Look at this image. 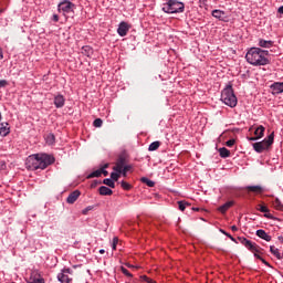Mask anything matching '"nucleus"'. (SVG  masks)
<instances>
[{
    "mask_svg": "<svg viewBox=\"0 0 283 283\" xmlns=\"http://www.w3.org/2000/svg\"><path fill=\"white\" fill-rule=\"evenodd\" d=\"M238 241L240 242V244L245 247V249H248V251H251V253H254V258H256V260H262L263 259L259 254L262 251V248H260V245H258L256 243H253V241H251V240H249L244 237H238Z\"/></svg>",
    "mask_w": 283,
    "mask_h": 283,
    "instance_id": "nucleus-5",
    "label": "nucleus"
},
{
    "mask_svg": "<svg viewBox=\"0 0 283 283\" xmlns=\"http://www.w3.org/2000/svg\"><path fill=\"white\" fill-rule=\"evenodd\" d=\"M83 50H84L86 56H90V54H92V48H90V46H84Z\"/></svg>",
    "mask_w": 283,
    "mask_h": 283,
    "instance_id": "nucleus-44",
    "label": "nucleus"
},
{
    "mask_svg": "<svg viewBox=\"0 0 283 283\" xmlns=\"http://www.w3.org/2000/svg\"><path fill=\"white\" fill-rule=\"evenodd\" d=\"M231 231H234V232H235V231H238V228H237L235 226H232V227H231Z\"/></svg>",
    "mask_w": 283,
    "mask_h": 283,
    "instance_id": "nucleus-57",
    "label": "nucleus"
},
{
    "mask_svg": "<svg viewBox=\"0 0 283 283\" xmlns=\"http://www.w3.org/2000/svg\"><path fill=\"white\" fill-rule=\"evenodd\" d=\"M212 17H214V19H219V21H224V11L214 9L212 10Z\"/></svg>",
    "mask_w": 283,
    "mask_h": 283,
    "instance_id": "nucleus-17",
    "label": "nucleus"
},
{
    "mask_svg": "<svg viewBox=\"0 0 283 283\" xmlns=\"http://www.w3.org/2000/svg\"><path fill=\"white\" fill-rule=\"evenodd\" d=\"M221 101L228 107H235L238 105V97L233 92V85L228 84L227 87L221 92Z\"/></svg>",
    "mask_w": 283,
    "mask_h": 283,
    "instance_id": "nucleus-3",
    "label": "nucleus"
},
{
    "mask_svg": "<svg viewBox=\"0 0 283 283\" xmlns=\"http://www.w3.org/2000/svg\"><path fill=\"white\" fill-rule=\"evenodd\" d=\"M123 169L128 172L130 169H134V166L126 164V165L123 167Z\"/></svg>",
    "mask_w": 283,
    "mask_h": 283,
    "instance_id": "nucleus-49",
    "label": "nucleus"
},
{
    "mask_svg": "<svg viewBox=\"0 0 283 283\" xmlns=\"http://www.w3.org/2000/svg\"><path fill=\"white\" fill-rule=\"evenodd\" d=\"M75 4L72 3L70 0H64L59 3L57 10L59 12H62L65 17V14H71V12H74Z\"/></svg>",
    "mask_w": 283,
    "mask_h": 283,
    "instance_id": "nucleus-7",
    "label": "nucleus"
},
{
    "mask_svg": "<svg viewBox=\"0 0 283 283\" xmlns=\"http://www.w3.org/2000/svg\"><path fill=\"white\" fill-rule=\"evenodd\" d=\"M3 12V9H0V14Z\"/></svg>",
    "mask_w": 283,
    "mask_h": 283,
    "instance_id": "nucleus-61",
    "label": "nucleus"
},
{
    "mask_svg": "<svg viewBox=\"0 0 283 283\" xmlns=\"http://www.w3.org/2000/svg\"><path fill=\"white\" fill-rule=\"evenodd\" d=\"M256 235L258 238H261V240H265V242H271L272 240L271 235H269V233L262 229L256 230Z\"/></svg>",
    "mask_w": 283,
    "mask_h": 283,
    "instance_id": "nucleus-13",
    "label": "nucleus"
},
{
    "mask_svg": "<svg viewBox=\"0 0 283 283\" xmlns=\"http://www.w3.org/2000/svg\"><path fill=\"white\" fill-rule=\"evenodd\" d=\"M266 130V128L262 125H260L255 130H254V135L256 136V138H264V132Z\"/></svg>",
    "mask_w": 283,
    "mask_h": 283,
    "instance_id": "nucleus-22",
    "label": "nucleus"
},
{
    "mask_svg": "<svg viewBox=\"0 0 283 283\" xmlns=\"http://www.w3.org/2000/svg\"><path fill=\"white\" fill-rule=\"evenodd\" d=\"M277 12H279L280 14H283V6L279 8Z\"/></svg>",
    "mask_w": 283,
    "mask_h": 283,
    "instance_id": "nucleus-55",
    "label": "nucleus"
},
{
    "mask_svg": "<svg viewBox=\"0 0 283 283\" xmlns=\"http://www.w3.org/2000/svg\"><path fill=\"white\" fill-rule=\"evenodd\" d=\"M103 185H106V187H111V189H114L116 187V184L112 178H106L103 180Z\"/></svg>",
    "mask_w": 283,
    "mask_h": 283,
    "instance_id": "nucleus-26",
    "label": "nucleus"
},
{
    "mask_svg": "<svg viewBox=\"0 0 283 283\" xmlns=\"http://www.w3.org/2000/svg\"><path fill=\"white\" fill-rule=\"evenodd\" d=\"M273 205H274V209H276L277 211H283L282 201H280L277 198L274 200Z\"/></svg>",
    "mask_w": 283,
    "mask_h": 283,
    "instance_id": "nucleus-31",
    "label": "nucleus"
},
{
    "mask_svg": "<svg viewBox=\"0 0 283 283\" xmlns=\"http://www.w3.org/2000/svg\"><path fill=\"white\" fill-rule=\"evenodd\" d=\"M117 174H119V176L122 175L124 178H127V170H125L124 168H120V170H116Z\"/></svg>",
    "mask_w": 283,
    "mask_h": 283,
    "instance_id": "nucleus-40",
    "label": "nucleus"
},
{
    "mask_svg": "<svg viewBox=\"0 0 283 283\" xmlns=\"http://www.w3.org/2000/svg\"><path fill=\"white\" fill-rule=\"evenodd\" d=\"M256 209L261 213H269V209L266 208V206L258 205Z\"/></svg>",
    "mask_w": 283,
    "mask_h": 283,
    "instance_id": "nucleus-34",
    "label": "nucleus"
},
{
    "mask_svg": "<svg viewBox=\"0 0 283 283\" xmlns=\"http://www.w3.org/2000/svg\"><path fill=\"white\" fill-rule=\"evenodd\" d=\"M245 189L252 193H262L264 191V188L261 186H247Z\"/></svg>",
    "mask_w": 283,
    "mask_h": 283,
    "instance_id": "nucleus-19",
    "label": "nucleus"
},
{
    "mask_svg": "<svg viewBox=\"0 0 283 283\" xmlns=\"http://www.w3.org/2000/svg\"><path fill=\"white\" fill-rule=\"evenodd\" d=\"M142 182H144V185H147V187H156V182L147 177H143Z\"/></svg>",
    "mask_w": 283,
    "mask_h": 283,
    "instance_id": "nucleus-28",
    "label": "nucleus"
},
{
    "mask_svg": "<svg viewBox=\"0 0 283 283\" xmlns=\"http://www.w3.org/2000/svg\"><path fill=\"white\" fill-rule=\"evenodd\" d=\"M107 167H109V164H105L102 168H101V174L103 175V176H109V171H107L106 169H107Z\"/></svg>",
    "mask_w": 283,
    "mask_h": 283,
    "instance_id": "nucleus-35",
    "label": "nucleus"
},
{
    "mask_svg": "<svg viewBox=\"0 0 283 283\" xmlns=\"http://www.w3.org/2000/svg\"><path fill=\"white\" fill-rule=\"evenodd\" d=\"M127 266H128V269H132L134 265H132V264H127Z\"/></svg>",
    "mask_w": 283,
    "mask_h": 283,
    "instance_id": "nucleus-60",
    "label": "nucleus"
},
{
    "mask_svg": "<svg viewBox=\"0 0 283 283\" xmlns=\"http://www.w3.org/2000/svg\"><path fill=\"white\" fill-rule=\"evenodd\" d=\"M208 0H199V6L201 8H207Z\"/></svg>",
    "mask_w": 283,
    "mask_h": 283,
    "instance_id": "nucleus-47",
    "label": "nucleus"
},
{
    "mask_svg": "<svg viewBox=\"0 0 283 283\" xmlns=\"http://www.w3.org/2000/svg\"><path fill=\"white\" fill-rule=\"evenodd\" d=\"M92 209H94V206L86 207L84 210H82L83 216H87V212L92 211Z\"/></svg>",
    "mask_w": 283,
    "mask_h": 283,
    "instance_id": "nucleus-41",
    "label": "nucleus"
},
{
    "mask_svg": "<svg viewBox=\"0 0 283 283\" xmlns=\"http://www.w3.org/2000/svg\"><path fill=\"white\" fill-rule=\"evenodd\" d=\"M10 124L2 123L0 127V136H8L10 134V127H8Z\"/></svg>",
    "mask_w": 283,
    "mask_h": 283,
    "instance_id": "nucleus-21",
    "label": "nucleus"
},
{
    "mask_svg": "<svg viewBox=\"0 0 283 283\" xmlns=\"http://www.w3.org/2000/svg\"><path fill=\"white\" fill-rule=\"evenodd\" d=\"M234 202L233 201H227L223 203L221 207H219L220 213H227L231 207H233Z\"/></svg>",
    "mask_w": 283,
    "mask_h": 283,
    "instance_id": "nucleus-14",
    "label": "nucleus"
},
{
    "mask_svg": "<svg viewBox=\"0 0 283 283\" xmlns=\"http://www.w3.org/2000/svg\"><path fill=\"white\" fill-rule=\"evenodd\" d=\"M163 12H166V14H178L180 12H185V3L178 0H168L163 4Z\"/></svg>",
    "mask_w": 283,
    "mask_h": 283,
    "instance_id": "nucleus-4",
    "label": "nucleus"
},
{
    "mask_svg": "<svg viewBox=\"0 0 283 283\" xmlns=\"http://www.w3.org/2000/svg\"><path fill=\"white\" fill-rule=\"evenodd\" d=\"M120 271L123 274L126 275V277H133L132 273H129L128 269H125L124 266L120 268Z\"/></svg>",
    "mask_w": 283,
    "mask_h": 283,
    "instance_id": "nucleus-38",
    "label": "nucleus"
},
{
    "mask_svg": "<svg viewBox=\"0 0 283 283\" xmlns=\"http://www.w3.org/2000/svg\"><path fill=\"white\" fill-rule=\"evenodd\" d=\"M127 165V157L125 155H119L115 166L113 167V171H120Z\"/></svg>",
    "mask_w": 283,
    "mask_h": 283,
    "instance_id": "nucleus-8",
    "label": "nucleus"
},
{
    "mask_svg": "<svg viewBox=\"0 0 283 283\" xmlns=\"http://www.w3.org/2000/svg\"><path fill=\"white\" fill-rule=\"evenodd\" d=\"M54 105L57 109H61V107H64L65 105V97L63 95H56L54 97Z\"/></svg>",
    "mask_w": 283,
    "mask_h": 283,
    "instance_id": "nucleus-12",
    "label": "nucleus"
},
{
    "mask_svg": "<svg viewBox=\"0 0 283 283\" xmlns=\"http://www.w3.org/2000/svg\"><path fill=\"white\" fill-rule=\"evenodd\" d=\"M261 261H262L263 264H265V266H271V264H269V262H266V260H264V258L261 259Z\"/></svg>",
    "mask_w": 283,
    "mask_h": 283,
    "instance_id": "nucleus-54",
    "label": "nucleus"
},
{
    "mask_svg": "<svg viewBox=\"0 0 283 283\" xmlns=\"http://www.w3.org/2000/svg\"><path fill=\"white\" fill-rule=\"evenodd\" d=\"M274 140H275V133H271L268 136V138L263 139L262 142H256L252 144V147L254 151H256V154H262L263 151H265V149H269V147L273 145Z\"/></svg>",
    "mask_w": 283,
    "mask_h": 283,
    "instance_id": "nucleus-6",
    "label": "nucleus"
},
{
    "mask_svg": "<svg viewBox=\"0 0 283 283\" xmlns=\"http://www.w3.org/2000/svg\"><path fill=\"white\" fill-rule=\"evenodd\" d=\"M50 165H54V157L48 154L31 155L27 159V168L31 169V171H36V169H48Z\"/></svg>",
    "mask_w": 283,
    "mask_h": 283,
    "instance_id": "nucleus-1",
    "label": "nucleus"
},
{
    "mask_svg": "<svg viewBox=\"0 0 283 283\" xmlns=\"http://www.w3.org/2000/svg\"><path fill=\"white\" fill-rule=\"evenodd\" d=\"M179 211H185L187 207H189V203L187 201H178Z\"/></svg>",
    "mask_w": 283,
    "mask_h": 283,
    "instance_id": "nucleus-32",
    "label": "nucleus"
},
{
    "mask_svg": "<svg viewBox=\"0 0 283 283\" xmlns=\"http://www.w3.org/2000/svg\"><path fill=\"white\" fill-rule=\"evenodd\" d=\"M245 59L250 65L254 66L269 65V63H271L268 57L262 56V53H260V48H251L247 52Z\"/></svg>",
    "mask_w": 283,
    "mask_h": 283,
    "instance_id": "nucleus-2",
    "label": "nucleus"
},
{
    "mask_svg": "<svg viewBox=\"0 0 283 283\" xmlns=\"http://www.w3.org/2000/svg\"><path fill=\"white\" fill-rule=\"evenodd\" d=\"M127 32H129V23L122 21L118 24L117 34H119V36H127Z\"/></svg>",
    "mask_w": 283,
    "mask_h": 283,
    "instance_id": "nucleus-9",
    "label": "nucleus"
},
{
    "mask_svg": "<svg viewBox=\"0 0 283 283\" xmlns=\"http://www.w3.org/2000/svg\"><path fill=\"white\" fill-rule=\"evenodd\" d=\"M99 253L103 255V253H105V250L101 249Z\"/></svg>",
    "mask_w": 283,
    "mask_h": 283,
    "instance_id": "nucleus-58",
    "label": "nucleus"
},
{
    "mask_svg": "<svg viewBox=\"0 0 283 283\" xmlns=\"http://www.w3.org/2000/svg\"><path fill=\"white\" fill-rule=\"evenodd\" d=\"M259 52L261 53V56H263V59H266V56H269L268 50H262L261 48H259Z\"/></svg>",
    "mask_w": 283,
    "mask_h": 283,
    "instance_id": "nucleus-39",
    "label": "nucleus"
},
{
    "mask_svg": "<svg viewBox=\"0 0 283 283\" xmlns=\"http://www.w3.org/2000/svg\"><path fill=\"white\" fill-rule=\"evenodd\" d=\"M93 125H94V127H103V119L96 118V119L93 122Z\"/></svg>",
    "mask_w": 283,
    "mask_h": 283,
    "instance_id": "nucleus-37",
    "label": "nucleus"
},
{
    "mask_svg": "<svg viewBox=\"0 0 283 283\" xmlns=\"http://www.w3.org/2000/svg\"><path fill=\"white\" fill-rule=\"evenodd\" d=\"M264 218H268L269 220H273V214L265 212Z\"/></svg>",
    "mask_w": 283,
    "mask_h": 283,
    "instance_id": "nucleus-51",
    "label": "nucleus"
},
{
    "mask_svg": "<svg viewBox=\"0 0 283 283\" xmlns=\"http://www.w3.org/2000/svg\"><path fill=\"white\" fill-rule=\"evenodd\" d=\"M140 277H142V280H143L144 282L154 283V280L149 279L147 275H143V276H140Z\"/></svg>",
    "mask_w": 283,
    "mask_h": 283,
    "instance_id": "nucleus-45",
    "label": "nucleus"
},
{
    "mask_svg": "<svg viewBox=\"0 0 283 283\" xmlns=\"http://www.w3.org/2000/svg\"><path fill=\"white\" fill-rule=\"evenodd\" d=\"M7 85H8V81L0 80V90H1V87H6Z\"/></svg>",
    "mask_w": 283,
    "mask_h": 283,
    "instance_id": "nucleus-50",
    "label": "nucleus"
},
{
    "mask_svg": "<svg viewBox=\"0 0 283 283\" xmlns=\"http://www.w3.org/2000/svg\"><path fill=\"white\" fill-rule=\"evenodd\" d=\"M78 198H81V190H74L66 198V202L67 205H74V202H76Z\"/></svg>",
    "mask_w": 283,
    "mask_h": 283,
    "instance_id": "nucleus-10",
    "label": "nucleus"
},
{
    "mask_svg": "<svg viewBox=\"0 0 283 283\" xmlns=\"http://www.w3.org/2000/svg\"><path fill=\"white\" fill-rule=\"evenodd\" d=\"M270 88L272 90V94H282L283 93V82L273 83Z\"/></svg>",
    "mask_w": 283,
    "mask_h": 283,
    "instance_id": "nucleus-11",
    "label": "nucleus"
},
{
    "mask_svg": "<svg viewBox=\"0 0 283 283\" xmlns=\"http://www.w3.org/2000/svg\"><path fill=\"white\" fill-rule=\"evenodd\" d=\"M53 21H54L55 23H59V14H53Z\"/></svg>",
    "mask_w": 283,
    "mask_h": 283,
    "instance_id": "nucleus-52",
    "label": "nucleus"
},
{
    "mask_svg": "<svg viewBox=\"0 0 283 283\" xmlns=\"http://www.w3.org/2000/svg\"><path fill=\"white\" fill-rule=\"evenodd\" d=\"M62 273H64V274H66V275H72L73 271H72V269H70V268H64V269L62 270Z\"/></svg>",
    "mask_w": 283,
    "mask_h": 283,
    "instance_id": "nucleus-43",
    "label": "nucleus"
},
{
    "mask_svg": "<svg viewBox=\"0 0 283 283\" xmlns=\"http://www.w3.org/2000/svg\"><path fill=\"white\" fill-rule=\"evenodd\" d=\"M219 156L221 158H229V156H231V151L229 149H227L226 147H222L219 149Z\"/></svg>",
    "mask_w": 283,
    "mask_h": 283,
    "instance_id": "nucleus-23",
    "label": "nucleus"
},
{
    "mask_svg": "<svg viewBox=\"0 0 283 283\" xmlns=\"http://www.w3.org/2000/svg\"><path fill=\"white\" fill-rule=\"evenodd\" d=\"M45 142L46 145H54V143H56V137L54 136V134L50 133L49 135H46Z\"/></svg>",
    "mask_w": 283,
    "mask_h": 283,
    "instance_id": "nucleus-24",
    "label": "nucleus"
},
{
    "mask_svg": "<svg viewBox=\"0 0 283 283\" xmlns=\"http://www.w3.org/2000/svg\"><path fill=\"white\" fill-rule=\"evenodd\" d=\"M227 147H233L235 145V139H230L226 143Z\"/></svg>",
    "mask_w": 283,
    "mask_h": 283,
    "instance_id": "nucleus-46",
    "label": "nucleus"
},
{
    "mask_svg": "<svg viewBox=\"0 0 283 283\" xmlns=\"http://www.w3.org/2000/svg\"><path fill=\"white\" fill-rule=\"evenodd\" d=\"M98 191L99 196H112V193H114V191L107 186L99 187Z\"/></svg>",
    "mask_w": 283,
    "mask_h": 283,
    "instance_id": "nucleus-16",
    "label": "nucleus"
},
{
    "mask_svg": "<svg viewBox=\"0 0 283 283\" xmlns=\"http://www.w3.org/2000/svg\"><path fill=\"white\" fill-rule=\"evenodd\" d=\"M159 147H160V142H153L148 147V151H156L158 150Z\"/></svg>",
    "mask_w": 283,
    "mask_h": 283,
    "instance_id": "nucleus-27",
    "label": "nucleus"
},
{
    "mask_svg": "<svg viewBox=\"0 0 283 283\" xmlns=\"http://www.w3.org/2000/svg\"><path fill=\"white\" fill-rule=\"evenodd\" d=\"M259 48H266V49L273 48V41L260 39L259 40Z\"/></svg>",
    "mask_w": 283,
    "mask_h": 283,
    "instance_id": "nucleus-18",
    "label": "nucleus"
},
{
    "mask_svg": "<svg viewBox=\"0 0 283 283\" xmlns=\"http://www.w3.org/2000/svg\"><path fill=\"white\" fill-rule=\"evenodd\" d=\"M3 59V51L0 49V61Z\"/></svg>",
    "mask_w": 283,
    "mask_h": 283,
    "instance_id": "nucleus-56",
    "label": "nucleus"
},
{
    "mask_svg": "<svg viewBox=\"0 0 283 283\" xmlns=\"http://www.w3.org/2000/svg\"><path fill=\"white\" fill-rule=\"evenodd\" d=\"M270 253H272V255L277 260H282L283 258L282 253H280V249L275 248L274 245L270 247Z\"/></svg>",
    "mask_w": 283,
    "mask_h": 283,
    "instance_id": "nucleus-20",
    "label": "nucleus"
},
{
    "mask_svg": "<svg viewBox=\"0 0 283 283\" xmlns=\"http://www.w3.org/2000/svg\"><path fill=\"white\" fill-rule=\"evenodd\" d=\"M118 244V237H115L114 239H113V244H112V249H113V251H116V245Z\"/></svg>",
    "mask_w": 283,
    "mask_h": 283,
    "instance_id": "nucleus-42",
    "label": "nucleus"
},
{
    "mask_svg": "<svg viewBox=\"0 0 283 283\" xmlns=\"http://www.w3.org/2000/svg\"><path fill=\"white\" fill-rule=\"evenodd\" d=\"M102 182L98 181V180H94L92 184H91V189H95V187H97V185H101Z\"/></svg>",
    "mask_w": 283,
    "mask_h": 283,
    "instance_id": "nucleus-48",
    "label": "nucleus"
},
{
    "mask_svg": "<svg viewBox=\"0 0 283 283\" xmlns=\"http://www.w3.org/2000/svg\"><path fill=\"white\" fill-rule=\"evenodd\" d=\"M120 178V175L119 172L115 171V172H112L111 174V179L113 180V182L115 181H118V179Z\"/></svg>",
    "mask_w": 283,
    "mask_h": 283,
    "instance_id": "nucleus-36",
    "label": "nucleus"
},
{
    "mask_svg": "<svg viewBox=\"0 0 283 283\" xmlns=\"http://www.w3.org/2000/svg\"><path fill=\"white\" fill-rule=\"evenodd\" d=\"M193 209V211H200V209L199 208H192Z\"/></svg>",
    "mask_w": 283,
    "mask_h": 283,
    "instance_id": "nucleus-59",
    "label": "nucleus"
},
{
    "mask_svg": "<svg viewBox=\"0 0 283 283\" xmlns=\"http://www.w3.org/2000/svg\"><path fill=\"white\" fill-rule=\"evenodd\" d=\"M249 140L250 142H255V140H260V138H258V136L255 135V137H250Z\"/></svg>",
    "mask_w": 283,
    "mask_h": 283,
    "instance_id": "nucleus-53",
    "label": "nucleus"
},
{
    "mask_svg": "<svg viewBox=\"0 0 283 283\" xmlns=\"http://www.w3.org/2000/svg\"><path fill=\"white\" fill-rule=\"evenodd\" d=\"M220 232L223 233V235H227V238H229L232 242H235V244H238L240 242L238 239L233 238V235H231L230 233H228L223 229H220Z\"/></svg>",
    "mask_w": 283,
    "mask_h": 283,
    "instance_id": "nucleus-30",
    "label": "nucleus"
},
{
    "mask_svg": "<svg viewBox=\"0 0 283 283\" xmlns=\"http://www.w3.org/2000/svg\"><path fill=\"white\" fill-rule=\"evenodd\" d=\"M27 283H45V280L43 277L30 276Z\"/></svg>",
    "mask_w": 283,
    "mask_h": 283,
    "instance_id": "nucleus-25",
    "label": "nucleus"
},
{
    "mask_svg": "<svg viewBox=\"0 0 283 283\" xmlns=\"http://www.w3.org/2000/svg\"><path fill=\"white\" fill-rule=\"evenodd\" d=\"M120 187L125 190V191H129V189H132V185H129V182L123 180L120 182Z\"/></svg>",
    "mask_w": 283,
    "mask_h": 283,
    "instance_id": "nucleus-33",
    "label": "nucleus"
},
{
    "mask_svg": "<svg viewBox=\"0 0 283 283\" xmlns=\"http://www.w3.org/2000/svg\"><path fill=\"white\" fill-rule=\"evenodd\" d=\"M57 280L61 283H70V282H72V277H70L67 274H64L63 271H61V273L57 274Z\"/></svg>",
    "mask_w": 283,
    "mask_h": 283,
    "instance_id": "nucleus-15",
    "label": "nucleus"
},
{
    "mask_svg": "<svg viewBox=\"0 0 283 283\" xmlns=\"http://www.w3.org/2000/svg\"><path fill=\"white\" fill-rule=\"evenodd\" d=\"M101 176H102V171H101V168H99V169L94 170L93 172H91V174L87 176V178H88V179H90V178H101Z\"/></svg>",
    "mask_w": 283,
    "mask_h": 283,
    "instance_id": "nucleus-29",
    "label": "nucleus"
}]
</instances>
